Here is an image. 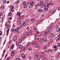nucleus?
<instances>
[{
	"label": "nucleus",
	"instance_id": "nucleus-1",
	"mask_svg": "<svg viewBox=\"0 0 60 60\" xmlns=\"http://www.w3.org/2000/svg\"><path fill=\"white\" fill-rule=\"evenodd\" d=\"M17 38V36L16 35L13 38V41H16Z\"/></svg>",
	"mask_w": 60,
	"mask_h": 60
},
{
	"label": "nucleus",
	"instance_id": "nucleus-2",
	"mask_svg": "<svg viewBox=\"0 0 60 60\" xmlns=\"http://www.w3.org/2000/svg\"><path fill=\"white\" fill-rule=\"evenodd\" d=\"M59 37H60V35L58 34L57 37L56 38V41H58L59 38Z\"/></svg>",
	"mask_w": 60,
	"mask_h": 60
},
{
	"label": "nucleus",
	"instance_id": "nucleus-3",
	"mask_svg": "<svg viewBox=\"0 0 60 60\" xmlns=\"http://www.w3.org/2000/svg\"><path fill=\"white\" fill-rule=\"evenodd\" d=\"M39 57V55H36L34 56V58L36 59H38V57Z\"/></svg>",
	"mask_w": 60,
	"mask_h": 60
},
{
	"label": "nucleus",
	"instance_id": "nucleus-4",
	"mask_svg": "<svg viewBox=\"0 0 60 60\" xmlns=\"http://www.w3.org/2000/svg\"><path fill=\"white\" fill-rule=\"evenodd\" d=\"M33 4H34V2H31L29 7V8H31L33 6Z\"/></svg>",
	"mask_w": 60,
	"mask_h": 60
},
{
	"label": "nucleus",
	"instance_id": "nucleus-5",
	"mask_svg": "<svg viewBox=\"0 0 60 60\" xmlns=\"http://www.w3.org/2000/svg\"><path fill=\"white\" fill-rule=\"evenodd\" d=\"M20 29V28L19 27H18L16 29H15V31L16 32H17V31H19V30Z\"/></svg>",
	"mask_w": 60,
	"mask_h": 60
},
{
	"label": "nucleus",
	"instance_id": "nucleus-6",
	"mask_svg": "<svg viewBox=\"0 0 60 60\" xmlns=\"http://www.w3.org/2000/svg\"><path fill=\"white\" fill-rule=\"evenodd\" d=\"M23 38L22 37L19 39L20 41V42H21L23 41Z\"/></svg>",
	"mask_w": 60,
	"mask_h": 60
},
{
	"label": "nucleus",
	"instance_id": "nucleus-7",
	"mask_svg": "<svg viewBox=\"0 0 60 60\" xmlns=\"http://www.w3.org/2000/svg\"><path fill=\"white\" fill-rule=\"evenodd\" d=\"M49 8L47 6H45V11H47L48 9Z\"/></svg>",
	"mask_w": 60,
	"mask_h": 60
},
{
	"label": "nucleus",
	"instance_id": "nucleus-8",
	"mask_svg": "<svg viewBox=\"0 0 60 60\" xmlns=\"http://www.w3.org/2000/svg\"><path fill=\"white\" fill-rule=\"evenodd\" d=\"M56 46L57 45H56L53 47V48H54V49H55V51L57 50V48L56 47Z\"/></svg>",
	"mask_w": 60,
	"mask_h": 60
},
{
	"label": "nucleus",
	"instance_id": "nucleus-9",
	"mask_svg": "<svg viewBox=\"0 0 60 60\" xmlns=\"http://www.w3.org/2000/svg\"><path fill=\"white\" fill-rule=\"evenodd\" d=\"M15 53V51H12L11 53V55L12 56H13Z\"/></svg>",
	"mask_w": 60,
	"mask_h": 60
},
{
	"label": "nucleus",
	"instance_id": "nucleus-10",
	"mask_svg": "<svg viewBox=\"0 0 60 60\" xmlns=\"http://www.w3.org/2000/svg\"><path fill=\"white\" fill-rule=\"evenodd\" d=\"M21 56L23 58H25V55H24V54H22Z\"/></svg>",
	"mask_w": 60,
	"mask_h": 60
},
{
	"label": "nucleus",
	"instance_id": "nucleus-11",
	"mask_svg": "<svg viewBox=\"0 0 60 60\" xmlns=\"http://www.w3.org/2000/svg\"><path fill=\"white\" fill-rule=\"evenodd\" d=\"M19 1L18 0L16 1H16L15 2V3H16V4H19Z\"/></svg>",
	"mask_w": 60,
	"mask_h": 60
},
{
	"label": "nucleus",
	"instance_id": "nucleus-12",
	"mask_svg": "<svg viewBox=\"0 0 60 60\" xmlns=\"http://www.w3.org/2000/svg\"><path fill=\"white\" fill-rule=\"evenodd\" d=\"M10 29H8L7 31V36H8V34H9V31Z\"/></svg>",
	"mask_w": 60,
	"mask_h": 60
},
{
	"label": "nucleus",
	"instance_id": "nucleus-13",
	"mask_svg": "<svg viewBox=\"0 0 60 60\" xmlns=\"http://www.w3.org/2000/svg\"><path fill=\"white\" fill-rule=\"evenodd\" d=\"M3 21V19L2 18H0V22H2Z\"/></svg>",
	"mask_w": 60,
	"mask_h": 60
},
{
	"label": "nucleus",
	"instance_id": "nucleus-14",
	"mask_svg": "<svg viewBox=\"0 0 60 60\" xmlns=\"http://www.w3.org/2000/svg\"><path fill=\"white\" fill-rule=\"evenodd\" d=\"M17 16H20V14L19 12H18L17 14Z\"/></svg>",
	"mask_w": 60,
	"mask_h": 60
},
{
	"label": "nucleus",
	"instance_id": "nucleus-15",
	"mask_svg": "<svg viewBox=\"0 0 60 60\" xmlns=\"http://www.w3.org/2000/svg\"><path fill=\"white\" fill-rule=\"evenodd\" d=\"M49 4H53V2L52 1H50L49 2Z\"/></svg>",
	"mask_w": 60,
	"mask_h": 60
},
{
	"label": "nucleus",
	"instance_id": "nucleus-16",
	"mask_svg": "<svg viewBox=\"0 0 60 60\" xmlns=\"http://www.w3.org/2000/svg\"><path fill=\"white\" fill-rule=\"evenodd\" d=\"M21 49L22 51H24L25 50V48L24 47H22V48Z\"/></svg>",
	"mask_w": 60,
	"mask_h": 60
},
{
	"label": "nucleus",
	"instance_id": "nucleus-17",
	"mask_svg": "<svg viewBox=\"0 0 60 60\" xmlns=\"http://www.w3.org/2000/svg\"><path fill=\"white\" fill-rule=\"evenodd\" d=\"M44 6H45V5H44L43 4H42L41 5L40 7H41V8H42V7H43Z\"/></svg>",
	"mask_w": 60,
	"mask_h": 60
},
{
	"label": "nucleus",
	"instance_id": "nucleus-18",
	"mask_svg": "<svg viewBox=\"0 0 60 60\" xmlns=\"http://www.w3.org/2000/svg\"><path fill=\"white\" fill-rule=\"evenodd\" d=\"M8 14L9 15V16H11V12H9L8 13Z\"/></svg>",
	"mask_w": 60,
	"mask_h": 60
},
{
	"label": "nucleus",
	"instance_id": "nucleus-19",
	"mask_svg": "<svg viewBox=\"0 0 60 60\" xmlns=\"http://www.w3.org/2000/svg\"><path fill=\"white\" fill-rule=\"evenodd\" d=\"M14 45H12L11 47V49H13L14 48Z\"/></svg>",
	"mask_w": 60,
	"mask_h": 60
},
{
	"label": "nucleus",
	"instance_id": "nucleus-20",
	"mask_svg": "<svg viewBox=\"0 0 60 60\" xmlns=\"http://www.w3.org/2000/svg\"><path fill=\"white\" fill-rule=\"evenodd\" d=\"M46 40H47V38H45L44 39V40L45 42H46Z\"/></svg>",
	"mask_w": 60,
	"mask_h": 60
},
{
	"label": "nucleus",
	"instance_id": "nucleus-21",
	"mask_svg": "<svg viewBox=\"0 0 60 60\" xmlns=\"http://www.w3.org/2000/svg\"><path fill=\"white\" fill-rule=\"evenodd\" d=\"M54 36V34H52L50 35V36L52 37H53Z\"/></svg>",
	"mask_w": 60,
	"mask_h": 60
},
{
	"label": "nucleus",
	"instance_id": "nucleus-22",
	"mask_svg": "<svg viewBox=\"0 0 60 60\" xmlns=\"http://www.w3.org/2000/svg\"><path fill=\"white\" fill-rule=\"evenodd\" d=\"M27 5H25L23 6V7L24 8H26L27 7Z\"/></svg>",
	"mask_w": 60,
	"mask_h": 60
},
{
	"label": "nucleus",
	"instance_id": "nucleus-23",
	"mask_svg": "<svg viewBox=\"0 0 60 60\" xmlns=\"http://www.w3.org/2000/svg\"><path fill=\"white\" fill-rule=\"evenodd\" d=\"M21 21H19L18 22V25H20L21 24Z\"/></svg>",
	"mask_w": 60,
	"mask_h": 60
},
{
	"label": "nucleus",
	"instance_id": "nucleus-24",
	"mask_svg": "<svg viewBox=\"0 0 60 60\" xmlns=\"http://www.w3.org/2000/svg\"><path fill=\"white\" fill-rule=\"evenodd\" d=\"M56 32H58L59 31V28H57L56 29Z\"/></svg>",
	"mask_w": 60,
	"mask_h": 60
},
{
	"label": "nucleus",
	"instance_id": "nucleus-25",
	"mask_svg": "<svg viewBox=\"0 0 60 60\" xmlns=\"http://www.w3.org/2000/svg\"><path fill=\"white\" fill-rule=\"evenodd\" d=\"M34 39L35 40L36 39V37H37V35L36 34L35 35V36H34Z\"/></svg>",
	"mask_w": 60,
	"mask_h": 60
},
{
	"label": "nucleus",
	"instance_id": "nucleus-26",
	"mask_svg": "<svg viewBox=\"0 0 60 60\" xmlns=\"http://www.w3.org/2000/svg\"><path fill=\"white\" fill-rule=\"evenodd\" d=\"M35 20V19H31V21L32 22H33Z\"/></svg>",
	"mask_w": 60,
	"mask_h": 60
},
{
	"label": "nucleus",
	"instance_id": "nucleus-27",
	"mask_svg": "<svg viewBox=\"0 0 60 60\" xmlns=\"http://www.w3.org/2000/svg\"><path fill=\"white\" fill-rule=\"evenodd\" d=\"M26 1H24L23 2V4L24 5L25 4H26Z\"/></svg>",
	"mask_w": 60,
	"mask_h": 60
},
{
	"label": "nucleus",
	"instance_id": "nucleus-28",
	"mask_svg": "<svg viewBox=\"0 0 60 60\" xmlns=\"http://www.w3.org/2000/svg\"><path fill=\"white\" fill-rule=\"evenodd\" d=\"M51 31V28H50L48 30L49 32H50Z\"/></svg>",
	"mask_w": 60,
	"mask_h": 60
},
{
	"label": "nucleus",
	"instance_id": "nucleus-29",
	"mask_svg": "<svg viewBox=\"0 0 60 60\" xmlns=\"http://www.w3.org/2000/svg\"><path fill=\"white\" fill-rule=\"evenodd\" d=\"M57 45L58 47H60V43H58Z\"/></svg>",
	"mask_w": 60,
	"mask_h": 60
},
{
	"label": "nucleus",
	"instance_id": "nucleus-30",
	"mask_svg": "<svg viewBox=\"0 0 60 60\" xmlns=\"http://www.w3.org/2000/svg\"><path fill=\"white\" fill-rule=\"evenodd\" d=\"M10 59V57H8L7 59V60H9Z\"/></svg>",
	"mask_w": 60,
	"mask_h": 60
},
{
	"label": "nucleus",
	"instance_id": "nucleus-31",
	"mask_svg": "<svg viewBox=\"0 0 60 60\" xmlns=\"http://www.w3.org/2000/svg\"><path fill=\"white\" fill-rule=\"evenodd\" d=\"M4 5L2 6L1 7V9H4Z\"/></svg>",
	"mask_w": 60,
	"mask_h": 60
},
{
	"label": "nucleus",
	"instance_id": "nucleus-32",
	"mask_svg": "<svg viewBox=\"0 0 60 60\" xmlns=\"http://www.w3.org/2000/svg\"><path fill=\"white\" fill-rule=\"evenodd\" d=\"M19 48H23V46L22 45H20L19 46Z\"/></svg>",
	"mask_w": 60,
	"mask_h": 60
},
{
	"label": "nucleus",
	"instance_id": "nucleus-33",
	"mask_svg": "<svg viewBox=\"0 0 60 60\" xmlns=\"http://www.w3.org/2000/svg\"><path fill=\"white\" fill-rule=\"evenodd\" d=\"M39 11H41V12H42L43 11L41 9H40L39 10Z\"/></svg>",
	"mask_w": 60,
	"mask_h": 60
},
{
	"label": "nucleus",
	"instance_id": "nucleus-34",
	"mask_svg": "<svg viewBox=\"0 0 60 60\" xmlns=\"http://www.w3.org/2000/svg\"><path fill=\"white\" fill-rule=\"evenodd\" d=\"M5 26L6 27H8V25L7 24V23H6L5 24Z\"/></svg>",
	"mask_w": 60,
	"mask_h": 60
},
{
	"label": "nucleus",
	"instance_id": "nucleus-35",
	"mask_svg": "<svg viewBox=\"0 0 60 60\" xmlns=\"http://www.w3.org/2000/svg\"><path fill=\"white\" fill-rule=\"evenodd\" d=\"M6 0H3V3H5Z\"/></svg>",
	"mask_w": 60,
	"mask_h": 60
},
{
	"label": "nucleus",
	"instance_id": "nucleus-36",
	"mask_svg": "<svg viewBox=\"0 0 60 60\" xmlns=\"http://www.w3.org/2000/svg\"><path fill=\"white\" fill-rule=\"evenodd\" d=\"M47 48V46H45L43 47V49H46Z\"/></svg>",
	"mask_w": 60,
	"mask_h": 60
},
{
	"label": "nucleus",
	"instance_id": "nucleus-37",
	"mask_svg": "<svg viewBox=\"0 0 60 60\" xmlns=\"http://www.w3.org/2000/svg\"><path fill=\"white\" fill-rule=\"evenodd\" d=\"M32 48H29L28 49L29 50H30V51L32 50Z\"/></svg>",
	"mask_w": 60,
	"mask_h": 60
},
{
	"label": "nucleus",
	"instance_id": "nucleus-38",
	"mask_svg": "<svg viewBox=\"0 0 60 60\" xmlns=\"http://www.w3.org/2000/svg\"><path fill=\"white\" fill-rule=\"evenodd\" d=\"M2 31H0V36H1V35H2Z\"/></svg>",
	"mask_w": 60,
	"mask_h": 60
},
{
	"label": "nucleus",
	"instance_id": "nucleus-39",
	"mask_svg": "<svg viewBox=\"0 0 60 60\" xmlns=\"http://www.w3.org/2000/svg\"><path fill=\"white\" fill-rule=\"evenodd\" d=\"M53 10H51V11H50V12H49V13H51L52 12H53Z\"/></svg>",
	"mask_w": 60,
	"mask_h": 60
},
{
	"label": "nucleus",
	"instance_id": "nucleus-40",
	"mask_svg": "<svg viewBox=\"0 0 60 60\" xmlns=\"http://www.w3.org/2000/svg\"><path fill=\"white\" fill-rule=\"evenodd\" d=\"M51 42L52 43L53 42V39H51Z\"/></svg>",
	"mask_w": 60,
	"mask_h": 60
},
{
	"label": "nucleus",
	"instance_id": "nucleus-41",
	"mask_svg": "<svg viewBox=\"0 0 60 60\" xmlns=\"http://www.w3.org/2000/svg\"><path fill=\"white\" fill-rule=\"evenodd\" d=\"M47 6L48 7L49 6V4L48 3H47Z\"/></svg>",
	"mask_w": 60,
	"mask_h": 60
},
{
	"label": "nucleus",
	"instance_id": "nucleus-42",
	"mask_svg": "<svg viewBox=\"0 0 60 60\" xmlns=\"http://www.w3.org/2000/svg\"><path fill=\"white\" fill-rule=\"evenodd\" d=\"M32 44L33 45H35V43H32Z\"/></svg>",
	"mask_w": 60,
	"mask_h": 60
},
{
	"label": "nucleus",
	"instance_id": "nucleus-43",
	"mask_svg": "<svg viewBox=\"0 0 60 60\" xmlns=\"http://www.w3.org/2000/svg\"><path fill=\"white\" fill-rule=\"evenodd\" d=\"M44 40V38H42V39H41L40 40L41 41H43Z\"/></svg>",
	"mask_w": 60,
	"mask_h": 60
},
{
	"label": "nucleus",
	"instance_id": "nucleus-44",
	"mask_svg": "<svg viewBox=\"0 0 60 60\" xmlns=\"http://www.w3.org/2000/svg\"><path fill=\"white\" fill-rule=\"evenodd\" d=\"M50 28L49 27H47V30H49Z\"/></svg>",
	"mask_w": 60,
	"mask_h": 60
},
{
	"label": "nucleus",
	"instance_id": "nucleus-45",
	"mask_svg": "<svg viewBox=\"0 0 60 60\" xmlns=\"http://www.w3.org/2000/svg\"><path fill=\"white\" fill-rule=\"evenodd\" d=\"M34 31H35V32H36V31H37V30H36V29L35 28L34 29Z\"/></svg>",
	"mask_w": 60,
	"mask_h": 60
},
{
	"label": "nucleus",
	"instance_id": "nucleus-46",
	"mask_svg": "<svg viewBox=\"0 0 60 60\" xmlns=\"http://www.w3.org/2000/svg\"><path fill=\"white\" fill-rule=\"evenodd\" d=\"M43 1H41L40 2V4H43Z\"/></svg>",
	"mask_w": 60,
	"mask_h": 60
},
{
	"label": "nucleus",
	"instance_id": "nucleus-47",
	"mask_svg": "<svg viewBox=\"0 0 60 60\" xmlns=\"http://www.w3.org/2000/svg\"><path fill=\"white\" fill-rule=\"evenodd\" d=\"M13 8H14V7H13L11 9V11H12V10L13 9Z\"/></svg>",
	"mask_w": 60,
	"mask_h": 60
},
{
	"label": "nucleus",
	"instance_id": "nucleus-48",
	"mask_svg": "<svg viewBox=\"0 0 60 60\" xmlns=\"http://www.w3.org/2000/svg\"><path fill=\"white\" fill-rule=\"evenodd\" d=\"M28 45H30V42H28Z\"/></svg>",
	"mask_w": 60,
	"mask_h": 60
},
{
	"label": "nucleus",
	"instance_id": "nucleus-49",
	"mask_svg": "<svg viewBox=\"0 0 60 60\" xmlns=\"http://www.w3.org/2000/svg\"><path fill=\"white\" fill-rule=\"evenodd\" d=\"M5 49H4V51H3V53H5Z\"/></svg>",
	"mask_w": 60,
	"mask_h": 60
},
{
	"label": "nucleus",
	"instance_id": "nucleus-50",
	"mask_svg": "<svg viewBox=\"0 0 60 60\" xmlns=\"http://www.w3.org/2000/svg\"><path fill=\"white\" fill-rule=\"evenodd\" d=\"M36 47H39V45L38 44H37L36 45Z\"/></svg>",
	"mask_w": 60,
	"mask_h": 60
},
{
	"label": "nucleus",
	"instance_id": "nucleus-51",
	"mask_svg": "<svg viewBox=\"0 0 60 60\" xmlns=\"http://www.w3.org/2000/svg\"><path fill=\"white\" fill-rule=\"evenodd\" d=\"M16 60H19V58H16Z\"/></svg>",
	"mask_w": 60,
	"mask_h": 60
},
{
	"label": "nucleus",
	"instance_id": "nucleus-52",
	"mask_svg": "<svg viewBox=\"0 0 60 60\" xmlns=\"http://www.w3.org/2000/svg\"><path fill=\"white\" fill-rule=\"evenodd\" d=\"M22 19V17H20V19Z\"/></svg>",
	"mask_w": 60,
	"mask_h": 60
},
{
	"label": "nucleus",
	"instance_id": "nucleus-53",
	"mask_svg": "<svg viewBox=\"0 0 60 60\" xmlns=\"http://www.w3.org/2000/svg\"><path fill=\"white\" fill-rule=\"evenodd\" d=\"M26 37H24L23 38V39H26Z\"/></svg>",
	"mask_w": 60,
	"mask_h": 60
},
{
	"label": "nucleus",
	"instance_id": "nucleus-54",
	"mask_svg": "<svg viewBox=\"0 0 60 60\" xmlns=\"http://www.w3.org/2000/svg\"><path fill=\"white\" fill-rule=\"evenodd\" d=\"M2 15V13H1L0 14V16H1Z\"/></svg>",
	"mask_w": 60,
	"mask_h": 60
},
{
	"label": "nucleus",
	"instance_id": "nucleus-55",
	"mask_svg": "<svg viewBox=\"0 0 60 60\" xmlns=\"http://www.w3.org/2000/svg\"><path fill=\"white\" fill-rule=\"evenodd\" d=\"M26 25V24H24V23H23V26H25V25Z\"/></svg>",
	"mask_w": 60,
	"mask_h": 60
},
{
	"label": "nucleus",
	"instance_id": "nucleus-56",
	"mask_svg": "<svg viewBox=\"0 0 60 60\" xmlns=\"http://www.w3.org/2000/svg\"><path fill=\"white\" fill-rule=\"evenodd\" d=\"M41 41L40 40H39L38 41V42H41Z\"/></svg>",
	"mask_w": 60,
	"mask_h": 60
},
{
	"label": "nucleus",
	"instance_id": "nucleus-57",
	"mask_svg": "<svg viewBox=\"0 0 60 60\" xmlns=\"http://www.w3.org/2000/svg\"><path fill=\"white\" fill-rule=\"evenodd\" d=\"M9 27H8V28H9V29H10V25H9Z\"/></svg>",
	"mask_w": 60,
	"mask_h": 60
},
{
	"label": "nucleus",
	"instance_id": "nucleus-58",
	"mask_svg": "<svg viewBox=\"0 0 60 60\" xmlns=\"http://www.w3.org/2000/svg\"><path fill=\"white\" fill-rule=\"evenodd\" d=\"M13 31V28H12L11 29V31Z\"/></svg>",
	"mask_w": 60,
	"mask_h": 60
},
{
	"label": "nucleus",
	"instance_id": "nucleus-59",
	"mask_svg": "<svg viewBox=\"0 0 60 60\" xmlns=\"http://www.w3.org/2000/svg\"><path fill=\"white\" fill-rule=\"evenodd\" d=\"M26 34H27V35H28V34H29V32H27L26 33Z\"/></svg>",
	"mask_w": 60,
	"mask_h": 60
},
{
	"label": "nucleus",
	"instance_id": "nucleus-60",
	"mask_svg": "<svg viewBox=\"0 0 60 60\" xmlns=\"http://www.w3.org/2000/svg\"><path fill=\"white\" fill-rule=\"evenodd\" d=\"M46 2H48V1H49V0H46Z\"/></svg>",
	"mask_w": 60,
	"mask_h": 60
},
{
	"label": "nucleus",
	"instance_id": "nucleus-61",
	"mask_svg": "<svg viewBox=\"0 0 60 60\" xmlns=\"http://www.w3.org/2000/svg\"><path fill=\"white\" fill-rule=\"evenodd\" d=\"M4 56V54H3L2 56V57H3Z\"/></svg>",
	"mask_w": 60,
	"mask_h": 60
},
{
	"label": "nucleus",
	"instance_id": "nucleus-62",
	"mask_svg": "<svg viewBox=\"0 0 60 60\" xmlns=\"http://www.w3.org/2000/svg\"><path fill=\"white\" fill-rule=\"evenodd\" d=\"M41 57H42V55H41L40 57V58H41Z\"/></svg>",
	"mask_w": 60,
	"mask_h": 60
},
{
	"label": "nucleus",
	"instance_id": "nucleus-63",
	"mask_svg": "<svg viewBox=\"0 0 60 60\" xmlns=\"http://www.w3.org/2000/svg\"><path fill=\"white\" fill-rule=\"evenodd\" d=\"M23 24H26V22H24Z\"/></svg>",
	"mask_w": 60,
	"mask_h": 60
},
{
	"label": "nucleus",
	"instance_id": "nucleus-64",
	"mask_svg": "<svg viewBox=\"0 0 60 60\" xmlns=\"http://www.w3.org/2000/svg\"><path fill=\"white\" fill-rule=\"evenodd\" d=\"M38 6H39V5H40V3H38Z\"/></svg>",
	"mask_w": 60,
	"mask_h": 60
}]
</instances>
